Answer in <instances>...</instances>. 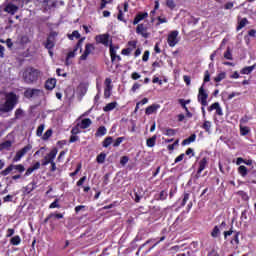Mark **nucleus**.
<instances>
[{
    "label": "nucleus",
    "mask_w": 256,
    "mask_h": 256,
    "mask_svg": "<svg viewBox=\"0 0 256 256\" xmlns=\"http://www.w3.org/2000/svg\"><path fill=\"white\" fill-rule=\"evenodd\" d=\"M17 103H19V96L15 92H9L6 94V101L0 105L1 113H11L15 109Z\"/></svg>",
    "instance_id": "f257e3e1"
},
{
    "label": "nucleus",
    "mask_w": 256,
    "mask_h": 256,
    "mask_svg": "<svg viewBox=\"0 0 256 256\" xmlns=\"http://www.w3.org/2000/svg\"><path fill=\"white\" fill-rule=\"evenodd\" d=\"M39 75H41V71L30 67L23 72V79L27 85H33V83H37L39 80Z\"/></svg>",
    "instance_id": "f03ea898"
},
{
    "label": "nucleus",
    "mask_w": 256,
    "mask_h": 256,
    "mask_svg": "<svg viewBox=\"0 0 256 256\" xmlns=\"http://www.w3.org/2000/svg\"><path fill=\"white\" fill-rule=\"evenodd\" d=\"M149 17V13L147 12H138L133 20V25H138L136 28V33H143V31H147V25L139 24L141 21H145Z\"/></svg>",
    "instance_id": "7ed1b4c3"
},
{
    "label": "nucleus",
    "mask_w": 256,
    "mask_h": 256,
    "mask_svg": "<svg viewBox=\"0 0 256 256\" xmlns=\"http://www.w3.org/2000/svg\"><path fill=\"white\" fill-rule=\"evenodd\" d=\"M56 37H57V34L51 33L48 35L46 41L43 42V46L45 47V49L48 50L50 57H53V48L55 47Z\"/></svg>",
    "instance_id": "20e7f679"
},
{
    "label": "nucleus",
    "mask_w": 256,
    "mask_h": 256,
    "mask_svg": "<svg viewBox=\"0 0 256 256\" xmlns=\"http://www.w3.org/2000/svg\"><path fill=\"white\" fill-rule=\"evenodd\" d=\"M14 169L18 173H23L25 171V166L23 164H10L6 169L0 172V175H2V177H7V175H9V173H11V171Z\"/></svg>",
    "instance_id": "39448f33"
},
{
    "label": "nucleus",
    "mask_w": 256,
    "mask_h": 256,
    "mask_svg": "<svg viewBox=\"0 0 256 256\" xmlns=\"http://www.w3.org/2000/svg\"><path fill=\"white\" fill-rule=\"evenodd\" d=\"M31 149H33V145L28 144L24 146L22 149H20L19 151H17L16 155L13 158V163H17V161H21V159H23V157H25V155H27V153L31 151Z\"/></svg>",
    "instance_id": "423d86ee"
},
{
    "label": "nucleus",
    "mask_w": 256,
    "mask_h": 256,
    "mask_svg": "<svg viewBox=\"0 0 256 256\" xmlns=\"http://www.w3.org/2000/svg\"><path fill=\"white\" fill-rule=\"evenodd\" d=\"M68 39H70L71 41H73L74 39H78L77 44L75 45L74 49L75 51H79L80 49V53L83 51V41H85V37L81 38V34L79 33H72V34H68Z\"/></svg>",
    "instance_id": "0eeeda50"
},
{
    "label": "nucleus",
    "mask_w": 256,
    "mask_h": 256,
    "mask_svg": "<svg viewBox=\"0 0 256 256\" xmlns=\"http://www.w3.org/2000/svg\"><path fill=\"white\" fill-rule=\"evenodd\" d=\"M68 39H70L71 41H73L74 39H78L77 44L75 45L74 49L75 51H79L80 49V53L83 51V41H85V37L81 38V34L79 33H72V34H68Z\"/></svg>",
    "instance_id": "6e6552de"
},
{
    "label": "nucleus",
    "mask_w": 256,
    "mask_h": 256,
    "mask_svg": "<svg viewBox=\"0 0 256 256\" xmlns=\"http://www.w3.org/2000/svg\"><path fill=\"white\" fill-rule=\"evenodd\" d=\"M207 99H209V94L205 91V84H202L198 91V101L202 107H207Z\"/></svg>",
    "instance_id": "1a4fd4ad"
},
{
    "label": "nucleus",
    "mask_w": 256,
    "mask_h": 256,
    "mask_svg": "<svg viewBox=\"0 0 256 256\" xmlns=\"http://www.w3.org/2000/svg\"><path fill=\"white\" fill-rule=\"evenodd\" d=\"M57 153V148H53L42 160V167H46L49 163H53V161H55V157H57Z\"/></svg>",
    "instance_id": "9d476101"
},
{
    "label": "nucleus",
    "mask_w": 256,
    "mask_h": 256,
    "mask_svg": "<svg viewBox=\"0 0 256 256\" xmlns=\"http://www.w3.org/2000/svg\"><path fill=\"white\" fill-rule=\"evenodd\" d=\"M208 163H209V160L207 159V157H204L199 161V168L194 176L195 181L200 179L201 173H203V171H205V168L207 167Z\"/></svg>",
    "instance_id": "9b49d317"
},
{
    "label": "nucleus",
    "mask_w": 256,
    "mask_h": 256,
    "mask_svg": "<svg viewBox=\"0 0 256 256\" xmlns=\"http://www.w3.org/2000/svg\"><path fill=\"white\" fill-rule=\"evenodd\" d=\"M40 93H43V90L37 88H28L24 91V97L26 99H31L33 97H39Z\"/></svg>",
    "instance_id": "f8f14e48"
},
{
    "label": "nucleus",
    "mask_w": 256,
    "mask_h": 256,
    "mask_svg": "<svg viewBox=\"0 0 256 256\" xmlns=\"http://www.w3.org/2000/svg\"><path fill=\"white\" fill-rule=\"evenodd\" d=\"M113 81L111 80V78H106L104 85V97L105 99H109V97H111V91H113V85L111 84Z\"/></svg>",
    "instance_id": "ddd939ff"
},
{
    "label": "nucleus",
    "mask_w": 256,
    "mask_h": 256,
    "mask_svg": "<svg viewBox=\"0 0 256 256\" xmlns=\"http://www.w3.org/2000/svg\"><path fill=\"white\" fill-rule=\"evenodd\" d=\"M179 41H181V38H179L178 33L168 34L167 43H168L169 47H175V45H177V43H179Z\"/></svg>",
    "instance_id": "4468645a"
},
{
    "label": "nucleus",
    "mask_w": 256,
    "mask_h": 256,
    "mask_svg": "<svg viewBox=\"0 0 256 256\" xmlns=\"http://www.w3.org/2000/svg\"><path fill=\"white\" fill-rule=\"evenodd\" d=\"M95 50V46L93 44H86L84 53L80 56V61H87V57L91 55V52Z\"/></svg>",
    "instance_id": "2eb2a0df"
},
{
    "label": "nucleus",
    "mask_w": 256,
    "mask_h": 256,
    "mask_svg": "<svg viewBox=\"0 0 256 256\" xmlns=\"http://www.w3.org/2000/svg\"><path fill=\"white\" fill-rule=\"evenodd\" d=\"M4 11L9 13V15H15V13L19 11V6L17 3L14 4V2H10L5 6Z\"/></svg>",
    "instance_id": "dca6fc26"
},
{
    "label": "nucleus",
    "mask_w": 256,
    "mask_h": 256,
    "mask_svg": "<svg viewBox=\"0 0 256 256\" xmlns=\"http://www.w3.org/2000/svg\"><path fill=\"white\" fill-rule=\"evenodd\" d=\"M42 7H43L44 11H51V9H55V7H57V1L43 0Z\"/></svg>",
    "instance_id": "f3484780"
},
{
    "label": "nucleus",
    "mask_w": 256,
    "mask_h": 256,
    "mask_svg": "<svg viewBox=\"0 0 256 256\" xmlns=\"http://www.w3.org/2000/svg\"><path fill=\"white\" fill-rule=\"evenodd\" d=\"M208 111L210 113L211 111H216V115H219L220 117L223 116V109L221 108V105H219V102H215L210 107H208Z\"/></svg>",
    "instance_id": "a211bd4d"
},
{
    "label": "nucleus",
    "mask_w": 256,
    "mask_h": 256,
    "mask_svg": "<svg viewBox=\"0 0 256 256\" xmlns=\"http://www.w3.org/2000/svg\"><path fill=\"white\" fill-rule=\"evenodd\" d=\"M29 41L31 40L29 39V36H27V34H18L16 43L17 45H27Z\"/></svg>",
    "instance_id": "6ab92c4d"
},
{
    "label": "nucleus",
    "mask_w": 256,
    "mask_h": 256,
    "mask_svg": "<svg viewBox=\"0 0 256 256\" xmlns=\"http://www.w3.org/2000/svg\"><path fill=\"white\" fill-rule=\"evenodd\" d=\"M158 109H161L160 104H152L145 109V115H153Z\"/></svg>",
    "instance_id": "aec40b11"
},
{
    "label": "nucleus",
    "mask_w": 256,
    "mask_h": 256,
    "mask_svg": "<svg viewBox=\"0 0 256 256\" xmlns=\"http://www.w3.org/2000/svg\"><path fill=\"white\" fill-rule=\"evenodd\" d=\"M55 85H57V80L55 78H50L45 82V89H47V91H53Z\"/></svg>",
    "instance_id": "412c9836"
},
{
    "label": "nucleus",
    "mask_w": 256,
    "mask_h": 256,
    "mask_svg": "<svg viewBox=\"0 0 256 256\" xmlns=\"http://www.w3.org/2000/svg\"><path fill=\"white\" fill-rule=\"evenodd\" d=\"M98 43H102L105 47L109 46V34H101L97 36Z\"/></svg>",
    "instance_id": "4be33fe9"
},
{
    "label": "nucleus",
    "mask_w": 256,
    "mask_h": 256,
    "mask_svg": "<svg viewBox=\"0 0 256 256\" xmlns=\"http://www.w3.org/2000/svg\"><path fill=\"white\" fill-rule=\"evenodd\" d=\"M143 199V188L134 189V201L135 203H140Z\"/></svg>",
    "instance_id": "5701e85b"
},
{
    "label": "nucleus",
    "mask_w": 256,
    "mask_h": 256,
    "mask_svg": "<svg viewBox=\"0 0 256 256\" xmlns=\"http://www.w3.org/2000/svg\"><path fill=\"white\" fill-rule=\"evenodd\" d=\"M93 121H91V118H84L81 120V123H78L80 126V129H89L91 127Z\"/></svg>",
    "instance_id": "b1692460"
},
{
    "label": "nucleus",
    "mask_w": 256,
    "mask_h": 256,
    "mask_svg": "<svg viewBox=\"0 0 256 256\" xmlns=\"http://www.w3.org/2000/svg\"><path fill=\"white\" fill-rule=\"evenodd\" d=\"M53 217H55V219H63V214L61 213H50L43 221L44 225H47V223H49L50 219H53Z\"/></svg>",
    "instance_id": "393cba45"
},
{
    "label": "nucleus",
    "mask_w": 256,
    "mask_h": 256,
    "mask_svg": "<svg viewBox=\"0 0 256 256\" xmlns=\"http://www.w3.org/2000/svg\"><path fill=\"white\" fill-rule=\"evenodd\" d=\"M211 238L212 239H217L218 237H221V229L218 225L214 226L211 233Z\"/></svg>",
    "instance_id": "a878e982"
},
{
    "label": "nucleus",
    "mask_w": 256,
    "mask_h": 256,
    "mask_svg": "<svg viewBox=\"0 0 256 256\" xmlns=\"http://www.w3.org/2000/svg\"><path fill=\"white\" fill-rule=\"evenodd\" d=\"M196 139H197V135L192 134L191 136H189L188 138L182 141V146L185 147V145H191V143H195Z\"/></svg>",
    "instance_id": "bb28decb"
},
{
    "label": "nucleus",
    "mask_w": 256,
    "mask_h": 256,
    "mask_svg": "<svg viewBox=\"0 0 256 256\" xmlns=\"http://www.w3.org/2000/svg\"><path fill=\"white\" fill-rule=\"evenodd\" d=\"M255 67H256V64L252 66H246L241 69L240 73L241 75H250V73H253V71L255 70Z\"/></svg>",
    "instance_id": "cd10ccee"
},
{
    "label": "nucleus",
    "mask_w": 256,
    "mask_h": 256,
    "mask_svg": "<svg viewBox=\"0 0 256 256\" xmlns=\"http://www.w3.org/2000/svg\"><path fill=\"white\" fill-rule=\"evenodd\" d=\"M190 198H191V194L189 192H184L183 199L180 203L179 208L181 209V208L185 207V205H187V201H189Z\"/></svg>",
    "instance_id": "c85d7f7f"
},
{
    "label": "nucleus",
    "mask_w": 256,
    "mask_h": 256,
    "mask_svg": "<svg viewBox=\"0 0 256 256\" xmlns=\"http://www.w3.org/2000/svg\"><path fill=\"white\" fill-rule=\"evenodd\" d=\"M190 198H191V194L189 192H184L183 199L180 203L179 208L181 209V208L185 207V205H187V201H189Z\"/></svg>",
    "instance_id": "c756f323"
},
{
    "label": "nucleus",
    "mask_w": 256,
    "mask_h": 256,
    "mask_svg": "<svg viewBox=\"0 0 256 256\" xmlns=\"http://www.w3.org/2000/svg\"><path fill=\"white\" fill-rule=\"evenodd\" d=\"M105 135H107V128L105 126H100L95 133V137H103Z\"/></svg>",
    "instance_id": "7c9ffc66"
},
{
    "label": "nucleus",
    "mask_w": 256,
    "mask_h": 256,
    "mask_svg": "<svg viewBox=\"0 0 256 256\" xmlns=\"http://www.w3.org/2000/svg\"><path fill=\"white\" fill-rule=\"evenodd\" d=\"M115 107H117V102H111V103H108L104 108H103V111L105 113H109V111H113V109H115Z\"/></svg>",
    "instance_id": "2f4dec72"
},
{
    "label": "nucleus",
    "mask_w": 256,
    "mask_h": 256,
    "mask_svg": "<svg viewBox=\"0 0 256 256\" xmlns=\"http://www.w3.org/2000/svg\"><path fill=\"white\" fill-rule=\"evenodd\" d=\"M36 184L35 182L29 183L25 188L24 191L26 195H29L32 191H35Z\"/></svg>",
    "instance_id": "473e14b6"
},
{
    "label": "nucleus",
    "mask_w": 256,
    "mask_h": 256,
    "mask_svg": "<svg viewBox=\"0 0 256 256\" xmlns=\"http://www.w3.org/2000/svg\"><path fill=\"white\" fill-rule=\"evenodd\" d=\"M157 143V135H153L151 138L146 140L147 147H153Z\"/></svg>",
    "instance_id": "72a5a7b5"
},
{
    "label": "nucleus",
    "mask_w": 256,
    "mask_h": 256,
    "mask_svg": "<svg viewBox=\"0 0 256 256\" xmlns=\"http://www.w3.org/2000/svg\"><path fill=\"white\" fill-rule=\"evenodd\" d=\"M163 134L167 137H175V135H177V130L173 128H167Z\"/></svg>",
    "instance_id": "f704fd0d"
},
{
    "label": "nucleus",
    "mask_w": 256,
    "mask_h": 256,
    "mask_svg": "<svg viewBox=\"0 0 256 256\" xmlns=\"http://www.w3.org/2000/svg\"><path fill=\"white\" fill-rule=\"evenodd\" d=\"M238 173L239 175H241V177H247V173H249V170L245 166L241 165L238 167Z\"/></svg>",
    "instance_id": "c9c22d12"
},
{
    "label": "nucleus",
    "mask_w": 256,
    "mask_h": 256,
    "mask_svg": "<svg viewBox=\"0 0 256 256\" xmlns=\"http://www.w3.org/2000/svg\"><path fill=\"white\" fill-rule=\"evenodd\" d=\"M10 244L14 246L21 245V237L19 235L12 237L10 239Z\"/></svg>",
    "instance_id": "e433bc0d"
},
{
    "label": "nucleus",
    "mask_w": 256,
    "mask_h": 256,
    "mask_svg": "<svg viewBox=\"0 0 256 256\" xmlns=\"http://www.w3.org/2000/svg\"><path fill=\"white\" fill-rule=\"evenodd\" d=\"M113 143V137L108 136L104 139V141L102 142V147H104L105 149H107V147H109V145H111Z\"/></svg>",
    "instance_id": "4c0bfd02"
},
{
    "label": "nucleus",
    "mask_w": 256,
    "mask_h": 256,
    "mask_svg": "<svg viewBox=\"0 0 256 256\" xmlns=\"http://www.w3.org/2000/svg\"><path fill=\"white\" fill-rule=\"evenodd\" d=\"M227 77V73L225 72H220L215 78L214 81L215 83H221V81H223V79H225Z\"/></svg>",
    "instance_id": "58836bf2"
},
{
    "label": "nucleus",
    "mask_w": 256,
    "mask_h": 256,
    "mask_svg": "<svg viewBox=\"0 0 256 256\" xmlns=\"http://www.w3.org/2000/svg\"><path fill=\"white\" fill-rule=\"evenodd\" d=\"M105 159H107V154H105L104 152H101L97 157H96V161L99 164L105 163Z\"/></svg>",
    "instance_id": "ea45409f"
},
{
    "label": "nucleus",
    "mask_w": 256,
    "mask_h": 256,
    "mask_svg": "<svg viewBox=\"0 0 256 256\" xmlns=\"http://www.w3.org/2000/svg\"><path fill=\"white\" fill-rule=\"evenodd\" d=\"M249 133H251V129L247 126H240V135H242V137H245V135H249Z\"/></svg>",
    "instance_id": "a19ab883"
},
{
    "label": "nucleus",
    "mask_w": 256,
    "mask_h": 256,
    "mask_svg": "<svg viewBox=\"0 0 256 256\" xmlns=\"http://www.w3.org/2000/svg\"><path fill=\"white\" fill-rule=\"evenodd\" d=\"M237 195L241 197L242 201H249V194L247 192L240 190L237 192Z\"/></svg>",
    "instance_id": "79ce46f5"
},
{
    "label": "nucleus",
    "mask_w": 256,
    "mask_h": 256,
    "mask_svg": "<svg viewBox=\"0 0 256 256\" xmlns=\"http://www.w3.org/2000/svg\"><path fill=\"white\" fill-rule=\"evenodd\" d=\"M202 129H204L206 133H211V122L209 120H205L202 125Z\"/></svg>",
    "instance_id": "37998d69"
},
{
    "label": "nucleus",
    "mask_w": 256,
    "mask_h": 256,
    "mask_svg": "<svg viewBox=\"0 0 256 256\" xmlns=\"http://www.w3.org/2000/svg\"><path fill=\"white\" fill-rule=\"evenodd\" d=\"M235 1H229L226 4H224L223 9H225V11H231V9H233V7H235Z\"/></svg>",
    "instance_id": "c03bdc74"
},
{
    "label": "nucleus",
    "mask_w": 256,
    "mask_h": 256,
    "mask_svg": "<svg viewBox=\"0 0 256 256\" xmlns=\"http://www.w3.org/2000/svg\"><path fill=\"white\" fill-rule=\"evenodd\" d=\"M249 23V20H247V18H243L237 26V31H241V29H243V27H245V25H247Z\"/></svg>",
    "instance_id": "a18cd8bd"
},
{
    "label": "nucleus",
    "mask_w": 256,
    "mask_h": 256,
    "mask_svg": "<svg viewBox=\"0 0 256 256\" xmlns=\"http://www.w3.org/2000/svg\"><path fill=\"white\" fill-rule=\"evenodd\" d=\"M224 58H226L228 61H233V54L231 53V48H227L224 53Z\"/></svg>",
    "instance_id": "49530a36"
},
{
    "label": "nucleus",
    "mask_w": 256,
    "mask_h": 256,
    "mask_svg": "<svg viewBox=\"0 0 256 256\" xmlns=\"http://www.w3.org/2000/svg\"><path fill=\"white\" fill-rule=\"evenodd\" d=\"M49 209H61V205H59V199H55L50 205Z\"/></svg>",
    "instance_id": "de8ad7c7"
},
{
    "label": "nucleus",
    "mask_w": 256,
    "mask_h": 256,
    "mask_svg": "<svg viewBox=\"0 0 256 256\" xmlns=\"http://www.w3.org/2000/svg\"><path fill=\"white\" fill-rule=\"evenodd\" d=\"M43 131H45V124H41L40 126H38V128L36 130L37 137H42Z\"/></svg>",
    "instance_id": "09e8293b"
},
{
    "label": "nucleus",
    "mask_w": 256,
    "mask_h": 256,
    "mask_svg": "<svg viewBox=\"0 0 256 256\" xmlns=\"http://www.w3.org/2000/svg\"><path fill=\"white\" fill-rule=\"evenodd\" d=\"M166 7H168V9H171V11H173V9L177 7V5L175 4V0H166Z\"/></svg>",
    "instance_id": "8fccbe9b"
},
{
    "label": "nucleus",
    "mask_w": 256,
    "mask_h": 256,
    "mask_svg": "<svg viewBox=\"0 0 256 256\" xmlns=\"http://www.w3.org/2000/svg\"><path fill=\"white\" fill-rule=\"evenodd\" d=\"M53 135V130L48 129L42 136L43 141H47Z\"/></svg>",
    "instance_id": "3c124183"
},
{
    "label": "nucleus",
    "mask_w": 256,
    "mask_h": 256,
    "mask_svg": "<svg viewBox=\"0 0 256 256\" xmlns=\"http://www.w3.org/2000/svg\"><path fill=\"white\" fill-rule=\"evenodd\" d=\"M115 55H117V50H115V47H113V44H110L111 61H115Z\"/></svg>",
    "instance_id": "603ef678"
},
{
    "label": "nucleus",
    "mask_w": 256,
    "mask_h": 256,
    "mask_svg": "<svg viewBox=\"0 0 256 256\" xmlns=\"http://www.w3.org/2000/svg\"><path fill=\"white\" fill-rule=\"evenodd\" d=\"M31 0H12V3H17L19 7H23L24 5H27V3H30Z\"/></svg>",
    "instance_id": "864d4df0"
},
{
    "label": "nucleus",
    "mask_w": 256,
    "mask_h": 256,
    "mask_svg": "<svg viewBox=\"0 0 256 256\" xmlns=\"http://www.w3.org/2000/svg\"><path fill=\"white\" fill-rule=\"evenodd\" d=\"M125 141V137H118L114 143H113V147H119V145H121L122 142Z\"/></svg>",
    "instance_id": "5fc2aeb1"
},
{
    "label": "nucleus",
    "mask_w": 256,
    "mask_h": 256,
    "mask_svg": "<svg viewBox=\"0 0 256 256\" xmlns=\"http://www.w3.org/2000/svg\"><path fill=\"white\" fill-rule=\"evenodd\" d=\"M211 81V74L209 73V70H206L204 72V83H209Z\"/></svg>",
    "instance_id": "6e6d98bb"
},
{
    "label": "nucleus",
    "mask_w": 256,
    "mask_h": 256,
    "mask_svg": "<svg viewBox=\"0 0 256 256\" xmlns=\"http://www.w3.org/2000/svg\"><path fill=\"white\" fill-rule=\"evenodd\" d=\"M79 124H77L76 126H74L71 129V135H79V133H81V130L79 129Z\"/></svg>",
    "instance_id": "4d7b16f0"
},
{
    "label": "nucleus",
    "mask_w": 256,
    "mask_h": 256,
    "mask_svg": "<svg viewBox=\"0 0 256 256\" xmlns=\"http://www.w3.org/2000/svg\"><path fill=\"white\" fill-rule=\"evenodd\" d=\"M128 49H131V51H133L134 49H137V41L135 40L129 41Z\"/></svg>",
    "instance_id": "13d9d810"
},
{
    "label": "nucleus",
    "mask_w": 256,
    "mask_h": 256,
    "mask_svg": "<svg viewBox=\"0 0 256 256\" xmlns=\"http://www.w3.org/2000/svg\"><path fill=\"white\" fill-rule=\"evenodd\" d=\"M233 233H235V231H233V226H231V228L228 231H224V233H223L224 239L231 237V235H233Z\"/></svg>",
    "instance_id": "bf43d9fd"
},
{
    "label": "nucleus",
    "mask_w": 256,
    "mask_h": 256,
    "mask_svg": "<svg viewBox=\"0 0 256 256\" xmlns=\"http://www.w3.org/2000/svg\"><path fill=\"white\" fill-rule=\"evenodd\" d=\"M127 163H129V156H122L120 159V165L125 167V165H127Z\"/></svg>",
    "instance_id": "052dcab7"
},
{
    "label": "nucleus",
    "mask_w": 256,
    "mask_h": 256,
    "mask_svg": "<svg viewBox=\"0 0 256 256\" xmlns=\"http://www.w3.org/2000/svg\"><path fill=\"white\" fill-rule=\"evenodd\" d=\"M167 196H168L167 191L162 190V191L160 192V194H159V200H160V201H165V199H167Z\"/></svg>",
    "instance_id": "680f3d73"
},
{
    "label": "nucleus",
    "mask_w": 256,
    "mask_h": 256,
    "mask_svg": "<svg viewBox=\"0 0 256 256\" xmlns=\"http://www.w3.org/2000/svg\"><path fill=\"white\" fill-rule=\"evenodd\" d=\"M137 89H141V84H139V83L136 82V83L133 84V86H132V88H131L130 91H131L132 93H136V92H137Z\"/></svg>",
    "instance_id": "e2e57ef3"
},
{
    "label": "nucleus",
    "mask_w": 256,
    "mask_h": 256,
    "mask_svg": "<svg viewBox=\"0 0 256 256\" xmlns=\"http://www.w3.org/2000/svg\"><path fill=\"white\" fill-rule=\"evenodd\" d=\"M78 89L85 95V93H87V84H80Z\"/></svg>",
    "instance_id": "0e129e2a"
},
{
    "label": "nucleus",
    "mask_w": 256,
    "mask_h": 256,
    "mask_svg": "<svg viewBox=\"0 0 256 256\" xmlns=\"http://www.w3.org/2000/svg\"><path fill=\"white\" fill-rule=\"evenodd\" d=\"M79 171H81V164H78L76 170L70 173V177H75L79 173Z\"/></svg>",
    "instance_id": "69168bd1"
},
{
    "label": "nucleus",
    "mask_w": 256,
    "mask_h": 256,
    "mask_svg": "<svg viewBox=\"0 0 256 256\" xmlns=\"http://www.w3.org/2000/svg\"><path fill=\"white\" fill-rule=\"evenodd\" d=\"M77 55V50H75V48L73 49V51H70L67 54V59H73V57H75Z\"/></svg>",
    "instance_id": "338daca9"
},
{
    "label": "nucleus",
    "mask_w": 256,
    "mask_h": 256,
    "mask_svg": "<svg viewBox=\"0 0 256 256\" xmlns=\"http://www.w3.org/2000/svg\"><path fill=\"white\" fill-rule=\"evenodd\" d=\"M76 141H79V136L72 134L70 136L69 143H76Z\"/></svg>",
    "instance_id": "774afa93"
}]
</instances>
